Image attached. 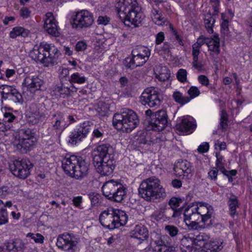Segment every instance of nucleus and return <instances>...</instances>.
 <instances>
[{
	"label": "nucleus",
	"instance_id": "nucleus-8",
	"mask_svg": "<svg viewBox=\"0 0 252 252\" xmlns=\"http://www.w3.org/2000/svg\"><path fill=\"white\" fill-rule=\"evenodd\" d=\"M80 239L72 233H64L59 235L56 243L61 250L67 252H75Z\"/></svg>",
	"mask_w": 252,
	"mask_h": 252
},
{
	"label": "nucleus",
	"instance_id": "nucleus-31",
	"mask_svg": "<svg viewBox=\"0 0 252 252\" xmlns=\"http://www.w3.org/2000/svg\"><path fill=\"white\" fill-rule=\"evenodd\" d=\"M34 141L32 139H20L18 143L16 144V148L21 153H27L29 152L34 146Z\"/></svg>",
	"mask_w": 252,
	"mask_h": 252
},
{
	"label": "nucleus",
	"instance_id": "nucleus-38",
	"mask_svg": "<svg viewBox=\"0 0 252 252\" xmlns=\"http://www.w3.org/2000/svg\"><path fill=\"white\" fill-rule=\"evenodd\" d=\"M87 80V78L83 73L79 72L72 74L68 78V81L72 84L73 83L82 84L85 83Z\"/></svg>",
	"mask_w": 252,
	"mask_h": 252
},
{
	"label": "nucleus",
	"instance_id": "nucleus-7",
	"mask_svg": "<svg viewBox=\"0 0 252 252\" xmlns=\"http://www.w3.org/2000/svg\"><path fill=\"white\" fill-rule=\"evenodd\" d=\"M148 117V123L151 129L156 131H161L165 128L168 123V116L164 110H160L153 113L151 109L145 111Z\"/></svg>",
	"mask_w": 252,
	"mask_h": 252
},
{
	"label": "nucleus",
	"instance_id": "nucleus-54",
	"mask_svg": "<svg viewBox=\"0 0 252 252\" xmlns=\"http://www.w3.org/2000/svg\"><path fill=\"white\" fill-rule=\"evenodd\" d=\"M16 119V117L13 114L10 112H5L4 114L3 121L6 123H11Z\"/></svg>",
	"mask_w": 252,
	"mask_h": 252
},
{
	"label": "nucleus",
	"instance_id": "nucleus-29",
	"mask_svg": "<svg viewBox=\"0 0 252 252\" xmlns=\"http://www.w3.org/2000/svg\"><path fill=\"white\" fill-rule=\"evenodd\" d=\"M120 184V182L114 180L106 182L102 187L103 194L108 199L109 197L112 196L111 195L113 194V192Z\"/></svg>",
	"mask_w": 252,
	"mask_h": 252
},
{
	"label": "nucleus",
	"instance_id": "nucleus-26",
	"mask_svg": "<svg viewBox=\"0 0 252 252\" xmlns=\"http://www.w3.org/2000/svg\"><path fill=\"white\" fill-rule=\"evenodd\" d=\"M30 112L32 117L35 118L37 123L39 121H43L45 118V107L42 104H32L30 107Z\"/></svg>",
	"mask_w": 252,
	"mask_h": 252
},
{
	"label": "nucleus",
	"instance_id": "nucleus-27",
	"mask_svg": "<svg viewBox=\"0 0 252 252\" xmlns=\"http://www.w3.org/2000/svg\"><path fill=\"white\" fill-rule=\"evenodd\" d=\"M148 60L141 56L132 55L125 59L124 64L125 66L131 69H134L138 66H142Z\"/></svg>",
	"mask_w": 252,
	"mask_h": 252
},
{
	"label": "nucleus",
	"instance_id": "nucleus-55",
	"mask_svg": "<svg viewBox=\"0 0 252 252\" xmlns=\"http://www.w3.org/2000/svg\"><path fill=\"white\" fill-rule=\"evenodd\" d=\"M147 133L145 132H140V133L137 135L136 137L137 142L139 144H145L147 143L148 141L146 139V134Z\"/></svg>",
	"mask_w": 252,
	"mask_h": 252
},
{
	"label": "nucleus",
	"instance_id": "nucleus-37",
	"mask_svg": "<svg viewBox=\"0 0 252 252\" xmlns=\"http://www.w3.org/2000/svg\"><path fill=\"white\" fill-rule=\"evenodd\" d=\"M181 203H182V200L181 198L175 197H172L169 201L168 204L170 206V208L174 211L172 215L173 217L176 218L180 214L179 211H177L176 209Z\"/></svg>",
	"mask_w": 252,
	"mask_h": 252
},
{
	"label": "nucleus",
	"instance_id": "nucleus-51",
	"mask_svg": "<svg viewBox=\"0 0 252 252\" xmlns=\"http://www.w3.org/2000/svg\"><path fill=\"white\" fill-rule=\"evenodd\" d=\"M187 72L186 69H180L177 74V77L181 82H185L187 81Z\"/></svg>",
	"mask_w": 252,
	"mask_h": 252
},
{
	"label": "nucleus",
	"instance_id": "nucleus-57",
	"mask_svg": "<svg viewBox=\"0 0 252 252\" xmlns=\"http://www.w3.org/2000/svg\"><path fill=\"white\" fill-rule=\"evenodd\" d=\"M170 31L172 32L173 34L175 36L176 40H177L178 43L182 46L184 45L183 42L180 37L179 35L178 34L177 32L174 28L173 25L172 24H170Z\"/></svg>",
	"mask_w": 252,
	"mask_h": 252
},
{
	"label": "nucleus",
	"instance_id": "nucleus-5",
	"mask_svg": "<svg viewBox=\"0 0 252 252\" xmlns=\"http://www.w3.org/2000/svg\"><path fill=\"white\" fill-rule=\"evenodd\" d=\"M136 114L132 110L125 108L120 113H116L113 118V125L118 130L129 133L139 124Z\"/></svg>",
	"mask_w": 252,
	"mask_h": 252
},
{
	"label": "nucleus",
	"instance_id": "nucleus-30",
	"mask_svg": "<svg viewBox=\"0 0 252 252\" xmlns=\"http://www.w3.org/2000/svg\"><path fill=\"white\" fill-rule=\"evenodd\" d=\"M131 236L142 241L146 240L148 237V231L142 225H136L134 229L131 232Z\"/></svg>",
	"mask_w": 252,
	"mask_h": 252
},
{
	"label": "nucleus",
	"instance_id": "nucleus-13",
	"mask_svg": "<svg viewBox=\"0 0 252 252\" xmlns=\"http://www.w3.org/2000/svg\"><path fill=\"white\" fill-rule=\"evenodd\" d=\"M194 208V205L189 206L185 209L183 213L184 220L189 229L197 230L200 228L196 221L201 218L200 216Z\"/></svg>",
	"mask_w": 252,
	"mask_h": 252
},
{
	"label": "nucleus",
	"instance_id": "nucleus-24",
	"mask_svg": "<svg viewBox=\"0 0 252 252\" xmlns=\"http://www.w3.org/2000/svg\"><path fill=\"white\" fill-rule=\"evenodd\" d=\"M177 126L180 131L191 133L195 129L196 125L193 118L187 116L182 118L181 122L177 125Z\"/></svg>",
	"mask_w": 252,
	"mask_h": 252
},
{
	"label": "nucleus",
	"instance_id": "nucleus-10",
	"mask_svg": "<svg viewBox=\"0 0 252 252\" xmlns=\"http://www.w3.org/2000/svg\"><path fill=\"white\" fill-rule=\"evenodd\" d=\"M140 101L142 104L148 105L151 108H157L160 105L161 101L159 93L153 87L144 90L140 97Z\"/></svg>",
	"mask_w": 252,
	"mask_h": 252
},
{
	"label": "nucleus",
	"instance_id": "nucleus-33",
	"mask_svg": "<svg viewBox=\"0 0 252 252\" xmlns=\"http://www.w3.org/2000/svg\"><path fill=\"white\" fill-rule=\"evenodd\" d=\"M126 195V189L121 184L113 192L111 195L112 196L109 197L108 199L112 201L121 202L124 200Z\"/></svg>",
	"mask_w": 252,
	"mask_h": 252
},
{
	"label": "nucleus",
	"instance_id": "nucleus-25",
	"mask_svg": "<svg viewBox=\"0 0 252 252\" xmlns=\"http://www.w3.org/2000/svg\"><path fill=\"white\" fill-rule=\"evenodd\" d=\"M204 241L203 245L198 247V249H201L199 252H218L222 248V243L217 241H209V237L207 235V238Z\"/></svg>",
	"mask_w": 252,
	"mask_h": 252
},
{
	"label": "nucleus",
	"instance_id": "nucleus-20",
	"mask_svg": "<svg viewBox=\"0 0 252 252\" xmlns=\"http://www.w3.org/2000/svg\"><path fill=\"white\" fill-rule=\"evenodd\" d=\"M174 173L179 176H184L189 179L192 176L190 163L186 160H180L174 167Z\"/></svg>",
	"mask_w": 252,
	"mask_h": 252
},
{
	"label": "nucleus",
	"instance_id": "nucleus-4",
	"mask_svg": "<svg viewBox=\"0 0 252 252\" xmlns=\"http://www.w3.org/2000/svg\"><path fill=\"white\" fill-rule=\"evenodd\" d=\"M60 55V51L54 46L44 43H41L39 46H35L30 53V57L33 60L45 66L56 64Z\"/></svg>",
	"mask_w": 252,
	"mask_h": 252
},
{
	"label": "nucleus",
	"instance_id": "nucleus-41",
	"mask_svg": "<svg viewBox=\"0 0 252 252\" xmlns=\"http://www.w3.org/2000/svg\"><path fill=\"white\" fill-rule=\"evenodd\" d=\"M173 97L177 102L181 105H184L190 101V98L188 96H184L180 92H175L173 94Z\"/></svg>",
	"mask_w": 252,
	"mask_h": 252
},
{
	"label": "nucleus",
	"instance_id": "nucleus-18",
	"mask_svg": "<svg viewBox=\"0 0 252 252\" xmlns=\"http://www.w3.org/2000/svg\"><path fill=\"white\" fill-rule=\"evenodd\" d=\"M57 24L52 13H46L44 19V29L48 33L55 37L60 35L59 28Z\"/></svg>",
	"mask_w": 252,
	"mask_h": 252
},
{
	"label": "nucleus",
	"instance_id": "nucleus-9",
	"mask_svg": "<svg viewBox=\"0 0 252 252\" xmlns=\"http://www.w3.org/2000/svg\"><path fill=\"white\" fill-rule=\"evenodd\" d=\"M33 164L28 159L15 160L10 166L12 174L20 179H24L31 174Z\"/></svg>",
	"mask_w": 252,
	"mask_h": 252
},
{
	"label": "nucleus",
	"instance_id": "nucleus-28",
	"mask_svg": "<svg viewBox=\"0 0 252 252\" xmlns=\"http://www.w3.org/2000/svg\"><path fill=\"white\" fill-rule=\"evenodd\" d=\"M153 8L151 10V18L153 22L157 25L163 26L168 25L170 26L171 24L166 18L162 16L161 12L152 6Z\"/></svg>",
	"mask_w": 252,
	"mask_h": 252
},
{
	"label": "nucleus",
	"instance_id": "nucleus-11",
	"mask_svg": "<svg viewBox=\"0 0 252 252\" xmlns=\"http://www.w3.org/2000/svg\"><path fill=\"white\" fill-rule=\"evenodd\" d=\"M207 238V235L205 233L199 234L194 237L192 234H188L184 236L180 239L181 245L188 251L191 252L193 249H198V247L203 245L204 241Z\"/></svg>",
	"mask_w": 252,
	"mask_h": 252
},
{
	"label": "nucleus",
	"instance_id": "nucleus-32",
	"mask_svg": "<svg viewBox=\"0 0 252 252\" xmlns=\"http://www.w3.org/2000/svg\"><path fill=\"white\" fill-rule=\"evenodd\" d=\"M206 45L209 51L214 52L217 55L220 53V38L218 34L213 35V37L207 38Z\"/></svg>",
	"mask_w": 252,
	"mask_h": 252
},
{
	"label": "nucleus",
	"instance_id": "nucleus-58",
	"mask_svg": "<svg viewBox=\"0 0 252 252\" xmlns=\"http://www.w3.org/2000/svg\"><path fill=\"white\" fill-rule=\"evenodd\" d=\"M209 149V144L207 142H203L198 147L197 151L200 153H206L208 151Z\"/></svg>",
	"mask_w": 252,
	"mask_h": 252
},
{
	"label": "nucleus",
	"instance_id": "nucleus-50",
	"mask_svg": "<svg viewBox=\"0 0 252 252\" xmlns=\"http://www.w3.org/2000/svg\"><path fill=\"white\" fill-rule=\"evenodd\" d=\"M228 116L224 110L221 111L220 126L222 129H225L227 126Z\"/></svg>",
	"mask_w": 252,
	"mask_h": 252
},
{
	"label": "nucleus",
	"instance_id": "nucleus-16",
	"mask_svg": "<svg viewBox=\"0 0 252 252\" xmlns=\"http://www.w3.org/2000/svg\"><path fill=\"white\" fill-rule=\"evenodd\" d=\"M78 161L75 169L73 171L71 177L77 180H81L88 175L90 163L81 157H79Z\"/></svg>",
	"mask_w": 252,
	"mask_h": 252
},
{
	"label": "nucleus",
	"instance_id": "nucleus-63",
	"mask_svg": "<svg viewBox=\"0 0 252 252\" xmlns=\"http://www.w3.org/2000/svg\"><path fill=\"white\" fill-rule=\"evenodd\" d=\"M198 80L202 85L207 86L209 85V81L208 78L205 75H200L198 77Z\"/></svg>",
	"mask_w": 252,
	"mask_h": 252
},
{
	"label": "nucleus",
	"instance_id": "nucleus-64",
	"mask_svg": "<svg viewBox=\"0 0 252 252\" xmlns=\"http://www.w3.org/2000/svg\"><path fill=\"white\" fill-rule=\"evenodd\" d=\"M72 202L74 206L79 207L82 202V197L81 196L75 197L72 199Z\"/></svg>",
	"mask_w": 252,
	"mask_h": 252
},
{
	"label": "nucleus",
	"instance_id": "nucleus-53",
	"mask_svg": "<svg viewBox=\"0 0 252 252\" xmlns=\"http://www.w3.org/2000/svg\"><path fill=\"white\" fill-rule=\"evenodd\" d=\"M31 14V11L27 7H23L20 10V15L23 19L29 18Z\"/></svg>",
	"mask_w": 252,
	"mask_h": 252
},
{
	"label": "nucleus",
	"instance_id": "nucleus-2",
	"mask_svg": "<svg viewBox=\"0 0 252 252\" xmlns=\"http://www.w3.org/2000/svg\"><path fill=\"white\" fill-rule=\"evenodd\" d=\"M96 151L93 158L96 172L101 176L111 175L115 167L114 148L109 144H102L97 147Z\"/></svg>",
	"mask_w": 252,
	"mask_h": 252
},
{
	"label": "nucleus",
	"instance_id": "nucleus-42",
	"mask_svg": "<svg viewBox=\"0 0 252 252\" xmlns=\"http://www.w3.org/2000/svg\"><path fill=\"white\" fill-rule=\"evenodd\" d=\"M166 205H161L159 209L155 211L152 215V218L157 220H161L164 217Z\"/></svg>",
	"mask_w": 252,
	"mask_h": 252
},
{
	"label": "nucleus",
	"instance_id": "nucleus-46",
	"mask_svg": "<svg viewBox=\"0 0 252 252\" xmlns=\"http://www.w3.org/2000/svg\"><path fill=\"white\" fill-rule=\"evenodd\" d=\"M2 201L0 200V225L5 224L8 222V215L5 209L1 205Z\"/></svg>",
	"mask_w": 252,
	"mask_h": 252
},
{
	"label": "nucleus",
	"instance_id": "nucleus-19",
	"mask_svg": "<svg viewBox=\"0 0 252 252\" xmlns=\"http://www.w3.org/2000/svg\"><path fill=\"white\" fill-rule=\"evenodd\" d=\"M44 81L38 77L32 75H27L24 79L23 85L27 87V90L32 93L40 90Z\"/></svg>",
	"mask_w": 252,
	"mask_h": 252
},
{
	"label": "nucleus",
	"instance_id": "nucleus-43",
	"mask_svg": "<svg viewBox=\"0 0 252 252\" xmlns=\"http://www.w3.org/2000/svg\"><path fill=\"white\" fill-rule=\"evenodd\" d=\"M166 232L172 238L179 236L180 234L178 228L173 225H167L164 228Z\"/></svg>",
	"mask_w": 252,
	"mask_h": 252
},
{
	"label": "nucleus",
	"instance_id": "nucleus-1",
	"mask_svg": "<svg viewBox=\"0 0 252 252\" xmlns=\"http://www.w3.org/2000/svg\"><path fill=\"white\" fill-rule=\"evenodd\" d=\"M120 19L126 25L141 26L145 16L136 0H118L115 5Z\"/></svg>",
	"mask_w": 252,
	"mask_h": 252
},
{
	"label": "nucleus",
	"instance_id": "nucleus-22",
	"mask_svg": "<svg viewBox=\"0 0 252 252\" xmlns=\"http://www.w3.org/2000/svg\"><path fill=\"white\" fill-rule=\"evenodd\" d=\"M79 157L66 155L62 160V168L65 173L71 177L76 165L78 163Z\"/></svg>",
	"mask_w": 252,
	"mask_h": 252
},
{
	"label": "nucleus",
	"instance_id": "nucleus-60",
	"mask_svg": "<svg viewBox=\"0 0 252 252\" xmlns=\"http://www.w3.org/2000/svg\"><path fill=\"white\" fill-rule=\"evenodd\" d=\"M87 45L86 42L84 41H79L77 43L75 46L76 50L77 51H84L87 48Z\"/></svg>",
	"mask_w": 252,
	"mask_h": 252
},
{
	"label": "nucleus",
	"instance_id": "nucleus-12",
	"mask_svg": "<svg viewBox=\"0 0 252 252\" xmlns=\"http://www.w3.org/2000/svg\"><path fill=\"white\" fill-rule=\"evenodd\" d=\"M94 22L93 14L87 10H82L76 12L71 23L73 28H83L90 27Z\"/></svg>",
	"mask_w": 252,
	"mask_h": 252
},
{
	"label": "nucleus",
	"instance_id": "nucleus-52",
	"mask_svg": "<svg viewBox=\"0 0 252 252\" xmlns=\"http://www.w3.org/2000/svg\"><path fill=\"white\" fill-rule=\"evenodd\" d=\"M100 195L96 193L93 192L89 194V198L91 200L92 205H97L100 200Z\"/></svg>",
	"mask_w": 252,
	"mask_h": 252
},
{
	"label": "nucleus",
	"instance_id": "nucleus-34",
	"mask_svg": "<svg viewBox=\"0 0 252 252\" xmlns=\"http://www.w3.org/2000/svg\"><path fill=\"white\" fill-rule=\"evenodd\" d=\"M132 55H138L141 56L144 58L149 59L151 55L150 50L145 46H136L131 52Z\"/></svg>",
	"mask_w": 252,
	"mask_h": 252
},
{
	"label": "nucleus",
	"instance_id": "nucleus-35",
	"mask_svg": "<svg viewBox=\"0 0 252 252\" xmlns=\"http://www.w3.org/2000/svg\"><path fill=\"white\" fill-rule=\"evenodd\" d=\"M30 32L21 27H15L12 29L10 32L9 35L11 38H15L18 36L22 37H27L29 35Z\"/></svg>",
	"mask_w": 252,
	"mask_h": 252
},
{
	"label": "nucleus",
	"instance_id": "nucleus-61",
	"mask_svg": "<svg viewBox=\"0 0 252 252\" xmlns=\"http://www.w3.org/2000/svg\"><path fill=\"white\" fill-rule=\"evenodd\" d=\"M218 169L216 168H213L208 173V177L213 180H216L217 178Z\"/></svg>",
	"mask_w": 252,
	"mask_h": 252
},
{
	"label": "nucleus",
	"instance_id": "nucleus-23",
	"mask_svg": "<svg viewBox=\"0 0 252 252\" xmlns=\"http://www.w3.org/2000/svg\"><path fill=\"white\" fill-rule=\"evenodd\" d=\"M53 129L57 134H61L68 126L64 123L63 115L61 112H57L52 115Z\"/></svg>",
	"mask_w": 252,
	"mask_h": 252
},
{
	"label": "nucleus",
	"instance_id": "nucleus-44",
	"mask_svg": "<svg viewBox=\"0 0 252 252\" xmlns=\"http://www.w3.org/2000/svg\"><path fill=\"white\" fill-rule=\"evenodd\" d=\"M215 21L214 18L211 15L205 16L204 18V24L208 32L210 33H212L213 32V26Z\"/></svg>",
	"mask_w": 252,
	"mask_h": 252
},
{
	"label": "nucleus",
	"instance_id": "nucleus-39",
	"mask_svg": "<svg viewBox=\"0 0 252 252\" xmlns=\"http://www.w3.org/2000/svg\"><path fill=\"white\" fill-rule=\"evenodd\" d=\"M230 215L234 216L236 213V209L239 207V204L237 198L235 195H232L228 201Z\"/></svg>",
	"mask_w": 252,
	"mask_h": 252
},
{
	"label": "nucleus",
	"instance_id": "nucleus-59",
	"mask_svg": "<svg viewBox=\"0 0 252 252\" xmlns=\"http://www.w3.org/2000/svg\"><path fill=\"white\" fill-rule=\"evenodd\" d=\"M200 47L197 44H195V43L192 45V56L193 59H198V56L200 53Z\"/></svg>",
	"mask_w": 252,
	"mask_h": 252
},
{
	"label": "nucleus",
	"instance_id": "nucleus-36",
	"mask_svg": "<svg viewBox=\"0 0 252 252\" xmlns=\"http://www.w3.org/2000/svg\"><path fill=\"white\" fill-rule=\"evenodd\" d=\"M5 100H7L10 102L22 103L23 97L21 94L14 88Z\"/></svg>",
	"mask_w": 252,
	"mask_h": 252
},
{
	"label": "nucleus",
	"instance_id": "nucleus-17",
	"mask_svg": "<svg viewBox=\"0 0 252 252\" xmlns=\"http://www.w3.org/2000/svg\"><path fill=\"white\" fill-rule=\"evenodd\" d=\"M25 249L24 242L17 238L5 243L3 246L0 247V252H24Z\"/></svg>",
	"mask_w": 252,
	"mask_h": 252
},
{
	"label": "nucleus",
	"instance_id": "nucleus-21",
	"mask_svg": "<svg viewBox=\"0 0 252 252\" xmlns=\"http://www.w3.org/2000/svg\"><path fill=\"white\" fill-rule=\"evenodd\" d=\"M168 239L169 238L167 235L156 234L151 244L153 252H158L162 251L164 248L170 246L171 244Z\"/></svg>",
	"mask_w": 252,
	"mask_h": 252
},
{
	"label": "nucleus",
	"instance_id": "nucleus-45",
	"mask_svg": "<svg viewBox=\"0 0 252 252\" xmlns=\"http://www.w3.org/2000/svg\"><path fill=\"white\" fill-rule=\"evenodd\" d=\"M14 88V87L12 86L6 85L0 86V94L1 95V99L5 100Z\"/></svg>",
	"mask_w": 252,
	"mask_h": 252
},
{
	"label": "nucleus",
	"instance_id": "nucleus-48",
	"mask_svg": "<svg viewBox=\"0 0 252 252\" xmlns=\"http://www.w3.org/2000/svg\"><path fill=\"white\" fill-rule=\"evenodd\" d=\"M55 91L59 93L61 97H65L66 96L69 94L70 90L67 87H63L62 86H57L55 88Z\"/></svg>",
	"mask_w": 252,
	"mask_h": 252
},
{
	"label": "nucleus",
	"instance_id": "nucleus-56",
	"mask_svg": "<svg viewBox=\"0 0 252 252\" xmlns=\"http://www.w3.org/2000/svg\"><path fill=\"white\" fill-rule=\"evenodd\" d=\"M104 134V131L101 127L95 128L94 130L93 135L94 137L100 138L103 137Z\"/></svg>",
	"mask_w": 252,
	"mask_h": 252
},
{
	"label": "nucleus",
	"instance_id": "nucleus-62",
	"mask_svg": "<svg viewBox=\"0 0 252 252\" xmlns=\"http://www.w3.org/2000/svg\"><path fill=\"white\" fill-rule=\"evenodd\" d=\"M34 235L32 239H33L35 243L42 244L44 242V238L41 234L36 233L34 234Z\"/></svg>",
	"mask_w": 252,
	"mask_h": 252
},
{
	"label": "nucleus",
	"instance_id": "nucleus-40",
	"mask_svg": "<svg viewBox=\"0 0 252 252\" xmlns=\"http://www.w3.org/2000/svg\"><path fill=\"white\" fill-rule=\"evenodd\" d=\"M170 77V70L165 66L161 67L159 74L156 76L159 80L163 82L168 80Z\"/></svg>",
	"mask_w": 252,
	"mask_h": 252
},
{
	"label": "nucleus",
	"instance_id": "nucleus-6",
	"mask_svg": "<svg viewBox=\"0 0 252 252\" xmlns=\"http://www.w3.org/2000/svg\"><path fill=\"white\" fill-rule=\"evenodd\" d=\"M127 220L128 217L125 211L113 208L103 211L99 218L101 224L109 229L125 225Z\"/></svg>",
	"mask_w": 252,
	"mask_h": 252
},
{
	"label": "nucleus",
	"instance_id": "nucleus-15",
	"mask_svg": "<svg viewBox=\"0 0 252 252\" xmlns=\"http://www.w3.org/2000/svg\"><path fill=\"white\" fill-rule=\"evenodd\" d=\"M91 129L89 122H84L77 129H74L69 135L68 143L75 145L87 136Z\"/></svg>",
	"mask_w": 252,
	"mask_h": 252
},
{
	"label": "nucleus",
	"instance_id": "nucleus-3",
	"mask_svg": "<svg viewBox=\"0 0 252 252\" xmlns=\"http://www.w3.org/2000/svg\"><path fill=\"white\" fill-rule=\"evenodd\" d=\"M139 196L148 202H158L166 196L160 180L152 176L143 180L138 188Z\"/></svg>",
	"mask_w": 252,
	"mask_h": 252
},
{
	"label": "nucleus",
	"instance_id": "nucleus-49",
	"mask_svg": "<svg viewBox=\"0 0 252 252\" xmlns=\"http://www.w3.org/2000/svg\"><path fill=\"white\" fill-rule=\"evenodd\" d=\"M188 93L189 95V96H188V98H190V101L191 99L197 97L200 94V91L196 87L191 86L188 91Z\"/></svg>",
	"mask_w": 252,
	"mask_h": 252
},
{
	"label": "nucleus",
	"instance_id": "nucleus-14",
	"mask_svg": "<svg viewBox=\"0 0 252 252\" xmlns=\"http://www.w3.org/2000/svg\"><path fill=\"white\" fill-rule=\"evenodd\" d=\"M194 208L200 216L201 221L207 226H209L211 222V217L213 213V207L208 204L202 202H198Z\"/></svg>",
	"mask_w": 252,
	"mask_h": 252
},
{
	"label": "nucleus",
	"instance_id": "nucleus-47",
	"mask_svg": "<svg viewBox=\"0 0 252 252\" xmlns=\"http://www.w3.org/2000/svg\"><path fill=\"white\" fill-rule=\"evenodd\" d=\"M20 133L22 139L32 140L34 138V133L29 128L21 129Z\"/></svg>",
	"mask_w": 252,
	"mask_h": 252
}]
</instances>
